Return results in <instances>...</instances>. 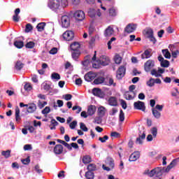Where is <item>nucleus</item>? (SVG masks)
Segmentation results:
<instances>
[{
	"label": "nucleus",
	"mask_w": 179,
	"mask_h": 179,
	"mask_svg": "<svg viewBox=\"0 0 179 179\" xmlns=\"http://www.w3.org/2000/svg\"><path fill=\"white\" fill-rule=\"evenodd\" d=\"M177 166V161L176 159H173L171 164L166 168L164 167H157L154 169L148 172V177H160L161 176H163V173H169L171 169H173V167H176Z\"/></svg>",
	"instance_id": "obj_1"
},
{
	"label": "nucleus",
	"mask_w": 179,
	"mask_h": 179,
	"mask_svg": "<svg viewBox=\"0 0 179 179\" xmlns=\"http://www.w3.org/2000/svg\"><path fill=\"white\" fill-rule=\"evenodd\" d=\"M96 52L94 51V55L91 60V62L92 64V68H94L95 69H99V68H100V65L106 66V65H108V64H110V59L108 58H106L105 61L102 60L101 62H99V61H96Z\"/></svg>",
	"instance_id": "obj_2"
},
{
	"label": "nucleus",
	"mask_w": 179,
	"mask_h": 179,
	"mask_svg": "<svg viewBox=\"0 0 179 179\" xmlns=\"http://www.w3.org/2000/svg\"><path fill=\"white\" fill-rule=\"evenodd\" d=\"M48 6L53 10L57 12L58 9H61V1L59 0H49L48 2Z\"/></svg>",
	"instance_id": "obj_3"
},
{
	"label": "nucleus",
	"mask_w": 179,
	"mask_h": 179,
	"mask_svg": "<svg viewBox=\"0 0 179 179\" xmlns=\"http://www.w3.org/2000/svg\"><path fill=\"white\" fill-rule=\"evenodd\" d=\"M115 164H114V159L111 157H108L106 161V165H102L103 170L106 171H111L114 169Z\"/></svg>",
	"instance_id": "obj_4"
},
{
	"label": "nucleus",
	"mask_w": 179,
	"mask_h": 179,
	"mask_svg": "<svg viewBox=\"0 0 179 179\" xmlns=\"http://www.w3.org/2000/svg\"><path fill=\"white\" fill-rule=\"evenodd\" d=\"M163 105H156L155 108H152V115L156 120H160L162 117V111H163Z\"/></svg>",
	"instance_id": "obj_5"
},
{
	"label": "nucleus",
	"mask_w": 179,
	"mask_h": 179,
	"mask_svg": "<svg viewBox=\"0 0 179 179\" xmlns=\"http://www.w3.org/2000/svg\"><path fill=\"white\" fill-rule=\"evenodd\" d=\"M88 16L94 20L99 19V17H101V11L100 9H94V8H90L88 10Z\"/></svg>",
	"instance_id": "obj_6"
},
{
	"label": "nucleus",
	"mask_w": 179,
	"mask_h": 179,
	"mask_svg": "<svg viewBox=\"0 0 179 179\" xmlns=\"http://www.w3.org/2000/svg\"><path fill=\"white\" fill-rule=\"evenodd\" d=\"M143 34H144L145 37L149 38L150 41L153 43V44L156 43V38L155 36H153V29L147 28L143 31Z\"/></svg>",
	"instance_id": "obj_7"
},
{
	"label": "nucleus",
	"mask_w": 179,
	"mask_h": 179,
	"mask_svg": "<svg viewBox=\"0 0 179 179\" xmlns=\"http://www.w3.org/2000/svg\"><path fill=\"white\" fill-rule=\"evenodd\" d=\"M73 17L77 20V22H83L86 17V15L83 10H78L74 12Z\"/></svg>",
	"instance_id": "obj_8"
},
{
	"label": "nucleus",
	"mask_w": 179,
	"mask_h": 179,
	"mask_svg": "<svg viewBox=\"0 0 179 179\" xmlns=\"http://www.w3.org/2000/svg\"><path fill=\"white\" fill-rule=\"evenodd\" d=\"M62 26L65 29H68L71 25V17L69 15H64L61 18Z\"/></svg>",
	"instance_id": "obj_9"
},
{
	"label": "nucleus",
	"mask_w": 179,
	"mask_h": 179,
	"mask_svg": "<svg viewBox=\"0 0 179 179\" xmlns=\"http://www.w3.org/2000/svg\"><path fill=\"white\" fill-rule=\"evenodd\" d=\"M75 36V34L73 33V31H66L63 34L62 37L64 40H66V41H71V40H73V37Z\"/></svg>",
	"instance_id": "obj_10"
},
{
	"label": "nucleus",
	"mask_w": 179,
	"mask_h": 179,
	"mask_svg": "<svg viewBox=\"0 0 179 179\" xmlns=\"http://www.w3.org/2000/svg\"><path fill=\"white\" fill-rule=\"evenodd\" d=\"M134 107L135 110H141V111L145 112L146 107L145 106V103L141 101L134 102Z\"/></svg>",
	"instance_id": "obj_11"
},
{
	"label": "nucleus",
	"mask_w": 179,
	"mask_h": 179,
	"mask_svg": "<svg viewBox=\"0 0 179 179\" xmlns=\"http://www.w3.org/2000/svg\"><path fill=\"white\" fill-rule=\"evenodd\" d=\"M155 66V61L148 60L144 64V69L145 72H150L152 69Z\"/></svg>",
	"instance_id": "obj_12"
},
{
	"label": "nucleus",
	"mask_w": 179,
	"mask_h": 179,
	"mask_svg": "<svg viewBox=\"0 0 179 179\" xmlns=\"http://www.w3.org/2000/svg\"><path fill=\"white\" fill-rule=\"evenodd\" d=\"M127 71V69H125V66H120L117 71V75L116 77L117 79H122L124 76H125V72Z\"/></svg>",
	"instance_id": "obj_13"
},
{
	"label": "nucleus",
	"mask_w": 179,
	"mask_h": 179,
	"mask_svg": "<svg viewBox=\"0 0 179 179\" xmlns=\"http://www.w3.org/2000/svg\"><path fill=\"white\" fill-rule=\"evenodd\" d=\"M162 73H164V69H152L151 71V75L155 76V78H160Z\"/></svg>",
	"instance_id": "obj_14"
},
{
	"label": "nucleus",
	"mask_w": 179,
	"mask_h": 179,
	"mask_svg": "<svg viewBox=\"0 0 179 179\" xmlns=\"http://www.w3.org/2000/svg\"><path fill=\"white\" fill-rule=\"evenodd\" d=\"M96 76H97L96 73L90 71L89 73L85 75L84 78L87 82H92V80L96 78Z\"/></svg>",
	"instance_id": "obj_15"
},
{
	"label": "nucleus",
	"mask_w": 179,
	"mask_h": 179,
	"mask_svg": "<svg viewBox=\"0 0 179 179\" xmlns=\"http://www.w3.org/2000/svg\"><path fill=\"white\" fill-rule=\"evenodd\" d=\"M92 94H94V96H96V97H100L101 99H103V97L106 96L104 92H103V91L99 88H94L92 90Z\"/></svg>",
	"instance_id": "obj_16"
},
{
	"label": "nucleus",
	"mask_w": 179,
	"mask_h": 179,
	"mask_svg": "<svg viewBox=\"0 0 179 179\" xmlns=\"http://www.w3.org/2000/svg\"><path fill=\"white\" fill-rule=\"evenodd\" d=\"M108 104L111 107H117V106H118V100L115 98V96H110L108 99Z\"/></svg>",
	"instance_id": "obj_17"
},
{
	"label": "nucleus",
	"mask_w": 179,
	"mask_h": 179,
	"mask_svg": "<svg viewBox=\"0 0 179 179\" xmlns=\"http://www.w3.org/2000/svg\"><path fill=\"white\" fill-rule=\"evenodd\" d=\"M136 97V93L135 92H127L124 94V99L126 100H134Z\"/></svg>",
	"instance_id": "obj_18"
},
{
	"label": "nucleus",
	"mask_w": 179,
	"mask_h": 179,
	"mask_svg": "<svg viewBox=\"0 0 179 179\" xmlns=\"http://www.w3.org/2000/svg\"><path fill=\"white\" fill-rule=\"evenodd\" d=\"M136 30V24H129L125 29L124 31H126L127 33H134V31Z\"/></svg>",
	"instance_id": "obj_19"
},
{
	"label": "nucleus",
	"mask_w": 179,
	"mask_h": 179,
	"mask_svg": "<svg viewBox=\"0 0 179 179\" xmlns=\"http://www.w3.org/2000/svg\"><path fill=\"white\" fill-rule=\"evenodd\" d=\"M64 152V147H62V145L58 144L56 145L54 148V152L55 155H61Z\"/></svg>",
	"instance_id": "obj_20"
},
{
	"label": "nucleus",
	"mask_w": 179,
	"mask_h": 179,
	"mask_svg": "<svg viewBox=\"0 0 179 179\" xmlns=\"http://www.w3.org/2000/svg\"><path fill=\"white\" fill-rule=\"evenodd\" d=\"M97 113L99 117H104V115H106V113H107V108L101 106L98 108Z\"/></svg>",
	"instance_id": "obj_21"
},
{
	"label": "nucleus",
	"mask_w": 179,
	"mask_h": 179,
	"mask_svg": "<svg viewBox=\"0 0 179 179\" xmlns=\"http://www.w3.org/2000/svg\"><path fill=\"white\" fill-rule=\"evenodd\" d=\"M141 156L139 152H134L129 157V162H136L137 159H138Z\"/></svg>",
	"instance_id": "obj_22"
},
{
	"label": "nucleus",
	"mask_w": 179,
	"mask_h": 179,
	"mask_svg": "<svg viewBox=\"0 0 179 179\" xmlns=\"http://www.w3.org/2000/svg\"><path fill=\"white\" fill-rule=\"evenodd\" d=\"M114 34V29L111 27H108L104 32L105 37H111Z\"/></svg>",
	"instance_id": "obj_23"
},
{
	"label": "nucleus",
	"mask_w": 179,
	"mask_h": 179,
	"mask_svg": "<svg viewBox=\"0 0 179 179\" xmlns=\"http://www.w3.org/2000/svg\"><path fill=\"white\" fill-rule=\"evenodd\" d=\"M15 15L13 16V22H19L20 19V16H19V13H20V8H16L14 11Z\"/></svg>",
	"instance_id": "obj_24"
},
{
	"label": "nucleus",
	"mask_w": 179,
	"mask_h": 179,
	"mask_svg": "<svg viewBox=\"0 0 179 179\" xmlns=\"http://www.w3.org/2000/svg\"><path fill=\"white\" fill-rule=\"evenodd\" d=\"M70 48L72 51H79V49L80 48V43L78 42H73L71 44Z\"/></svg>",
	"instance_id": "obj_25"
},
{
	"label": "nucleus",
	"mask_w": 179,
	"mask_h": 179,
	"mask_svg": "<svg viewBox=\"0 0 179 179\" xmlns=\"http://www.w3.org/2000/svg\"><path fill=\"white\" fill-rule=\"evenodd\" d=\"M96 110L97 108H96V106H93V105L90 106L87 109L88 115H94Z\"/></svg>",
	"instance_id": "obj_26"
},
{
	"label": "nucleus",
	"mask_w": 179,
	"mask_h": 179,
	"mask_svg": "<svg viewBox=\"0 0 179 179\" xmlns=\"http://www.w3.org/2000/svg\"><path fill=\"white\" fill-rule=\"evenodd\" d=\"M146 138V134L145 133H143L141 136H139L136 141V143L137 145H142L143 143V140Z\"/></svg>",
	"instance_id": "obj_27"
},
{
	"label": "nucleus",
	"mask_w": 179,
	"mask_h": 179,
	"mask_svg": "<svg viewBox=\"0 0 179 179\" xmlns=\"http://www.w3.org/2000/svg\"><path fill=\"white\" fill-rule=\"evenodd\" d=\"M152 55L150 54V51L146 50L145 52L141 55L142 59H148V58H150Z\"/></svg>",
	"instance_id": "obj_28"
},
{
	"label": "nucleus",
	"mask_w": 179,
	"mask_h": 179,
	"mask_svg": "<svg viewBox=\"0 0 179 179\" xmlns=\"http://www.w3.org/2000/svg\"><path fill=\"white\" fill-rule=\"evenodd\" d=\"M37 109V106L34 103H30L28 105L27 111L28 113H34V111Z\"/></svg>",
	"instance_id": "obj_29"
},
{
	"label": "nucleus",
	"mask_w": 179,
	"mask_h": 179,
	"mask_svg": "<svg viewBox=\"0 0 179 179\" xmlns=\"http://www.w3.org/2000/svg\"><path fill=\"white\" fill-rule=\"evenodd\" d=\"M114 62L117 65H120V64L122 62V57L120 55L117 54L114 57Z\"/></svg>",
	"instance_id": "obj_30"
},
{
	"label": "nucleus",
	"mask_w": 179,
	"mask_h": 179,
	"mask_svg": "<svg viewBox=\"0 0 179 179\" xmlns=\"http://www.w3.org/2000/svg\"><path fill=\"white\" fill-rule=\"evenodd\" d=\"M14 45L16 48H23L24 43L22 41H15L14 42Z\"/></svg>",
	"instance_id": "obj_31"
},
{
	"label": "nucleus",
	"mask_w": 179,
	"mask_h": 179,
	"mask_svg": "<svg viewBox=\"0 0 179 179\" xmlns=\"http://www.w3.org/2000/svg\"><path fill=\"white\" fill-rule=\"evenodd\" d=\"M50 78L52 80H59V79H61V76L58 73H52Z\"/></svg>",
	"instance_id": "obj_32"
},
{
	"label": "nucleus",
	"mask_w": 179,
	"mask_h": 179,
	"mask_svg": "<svg viewBox=\"0 0 179 179\" xmlns=\"http://www.w3.org/2000/svg\"><path fill=\"white\" fill-rule=\"evenodd\" d=\"M162 54L164 57H165V58H166L167 59H170V58L171 57V55L170 54V52H169V50L167 49L162 50Z\"/></svg>",
	"instance_id": "obj_33"
},
{
	"label": "nucleus",
	"mask_w": 179,
	"mask_h": 179,
	"mask_svg": "<svg viewBox=\"0 0 179 179\" xmlns=\"http://www.w3.org/2000/svg\"><path fill=\"white\" fill-rule=\"evenodd\" d=\"M44 27H45V22H40L36 26V29L38 31H43V30H44Z\"/></svg>",
	"instance_id": "obj_34"
},
{
	"label": "nucleus",
	"mask_w": 179,
	"mask_h": 179,
	"mask_svg": "<svg viewBox=\"0 0 179 179\" xmlns=\"http://www.w3.org/2000/svg\"><path fill=\"white\" fill-rule=\"evenodd\" d=\"M106 82L108 83V86H115V83H114V79L111 77H108L106 78Z\"/></svg>",
	"instance_id": "obj_35"
},
{
	"label": "nucleus",
	"mask_w": 179,
	"mask_h": 179,
	"mask_svg": "<svg viewBox=\"0 0 179 179\" xmlns=\"http://www.w3.org/2000/svg\"><path fill=\"white\" fill-rule=\"evenodd\" d=\"M104 83V78L101 77V78H97L94 80V85H101V83Z\"/></svg>",
	"instance_id": "obj_36"
},
{
	"label": "nucleus",
	"mask_w": 179,
	"mask_h": 179,
	"mask_svg": "<svg viewBox=\"0 0 179 179\" xmlns=\"http://www.w3.org/2000/svg\"><path fill=\"white\" fill-rule=\"evenodd\" d=\"M146 85L149 87H153V86H155V78H150V80L146 82Z\"/></svg>",
	"instance_id": "obj_37"
},
{
	"label": "nucleus",
	"mask_w": 179,
	"mask_h": 179,
	"mask_svg": "<svg viewBox=\"0 0 179 179\" xmlns=\"http://www.w3.org/2000/svg\"><path fill=\"white\" fill-rule=\"evenodd\" d=\"M90 162H92V159L90 158V156H89V155L85 156L83 159V162L85 164H87L88 163H90Z\"/></svg>",
	"instance_id": "obj_38"
},
{
	"label": "nucleus",
	"mask_w": 179,
	"mask_h": 179,
	"mask_svg": "<svg viewBox=\"0 0 179 179\" xmlns=\"http://www.w3.org/2000/svg\"><path fill=\"white\" fill-rule=\"evenodd\" d=\"M85 177L87 179H93L94 178V173L92 171H87L85 173Z\"/></svg>",
	"instance_id": "obj_39"
},
{
	"label": "nucleus",
	"mask_w": 179,
	"mask_h": 179,
	"mask_svg": "<svg viewBox=\"0 0 179 179\" xmlns=\"http://www.w3.org/2000/svg\"><path fill=\"white\" fill-rule=\"evenodd\" d=\"M15 68L17 69V71H20V69L23 68V63H22L20 61L17 62Z\"/></svg>",
	"instance_id": "obj_40"
},
{
	"label": "nucleus",
	"mask_w": 179,
	"mask_h": 179,
	"mask_svg": "<svg viewBox=\"0 0 179 179\" xmlns=\"http://www.w3.org/2000/svg\"><path fill=\"white\" fill-rule=\"evenodd\" d=\"M79 55H80V51H73L72 52V58H73L75 60L79 58Z\"/></svg>",
	"instance_id": "obj_41"
},
{
	"label": "nucleus",
	"mask_w": 179,
	"mask_h": 179,
	"mask_svg": "<svg viewBox=\"0 0 179 179\" xmlns=\"http://www.w3.org/2000/svg\"><path fill=\"white\" fill-rule=\"evenodd\" d=\"M45 106H47V101H41L40 100L38 101V107L39 108H44Z\"/></svg>",
	"instance_id": "obj_42"
},
{
	"label": "nucleus",
	"mask_w": 179,
	"mask_h": 179,
	"mask_svg": "<svg viewBox=\"0 0 179 179\" xmlns=\"http://www.w3.org/2000/svg\"><path fill=\"white\" fill-rule=\"evenodd\" d=\"M24 90H26L27 92H30L31 90H32L33 89V87L31 86V83H26L24 85Z\"/></svg>",
	"instance_id": "obj_43"
},
{
	"label": "nucleus",
	"mask_w": 179,
	"mask_h": 179,
	"mask_svg": "<svg viewBox=\"0 0 179 179\" xmlns=\"http://www.w3.org/2000/svg\"><path fill=\"white\" fill-rule=\"evenodd\" d=\"M119 120L120 122H124V120H125V115L124 114V111H122V110H120Z\"/></svg>",
	"instance_id": "obj_44"
},
{
	"label": "nucleus",
	"mask_w": 179,
	"mask_h": 179,
	"mask_svg": "<svg viewBox=\"0 0 179 179\" xmlns=\"http://www.w3.org/2000/svg\"><path fill=\"white\" fill-rule=\"evenodd\" d=\"M80 128L84 132H87V131H89V129H87V127H86V124H85V123L83 122L80 123Z\"/></svg>",
	"instance_id": "obj_45"
},
{
	"label": "nucleus",
	"mask_w": 179,
	"mask_h": 179,
	"mask_svg": "<svg viewBox=\"0 0 179 179\" xmlns=\"http://www.w3.org/2000/svg\"><path fill=\"white\" fill-rule=\"evenodd\" d=\"M96 169V165L94 164H90L87 166V170L89 171H94Z\"/></svg>",
	"instance_id": "obj_46"
},
{
	"label": "nucleus",
	"mask_w": 179,
	"mask_h": 179,
	"mask_svg": "<svg viewBox=\"0 0 179 179\" xmlns=\"http://www.w3.org/2000/svg\"><path fill=\"white\" fill-rule=\"evenodd\" d=\"M169 65L170 62H169L168 60H164L161 62V66H162L163 68H169Z\"/></svg>",
	"instance_id": "obj_47"
},
{
	"label": "nucleus",
	"mask_w": 179,
	"mask_h": 179,
	"mask_svg": "<svg viewBox=\"0 0 179 179\" xmlns=\"http://www.w3.org/2000/svg\"><path fill=\"white\" fill-rule=\"evenodd\" d=\"M109 15L110 16H117V10L115 8H112L109 9Z\"/></svg>",
	"instance_id": "obj_48"
},
{
	"label": "nucleus",
	"mask_w": 179,
	"mask_h": 179,
	"mask_svg": "<svg viewBox=\"0 0 179 179\" xmlns=\"http://www.w3.org/2000/svg\"><path fill=\"white\" fill-rule=\"evenodd\" d=\"M151 134H152L153 138H156V136H157V127H152L151 129Z\"/></svg>",
	"instance_id": "obj_49"
},
{
	"label": "nucleus",
	"mask_w": 179,
	"mask_h": 179,
	"mask_svg": "<svg viewBox=\"0 0 179 179\" xmlns=\"http://www.w3.org/2000/svg\"><path fill=\"white\" fill-rule=\"evenodd\" d=\"M2 156H4L6 159L10 157V150L3 151L1 152Z\"/></svg>",
	"instance_id": "obj_50"
},
{
	"label": "nucleus",
	"mask_w": 179,
	"mask_h": 179,
	"mask_svg": "<svg viewBox=\"0 0 179 179\" xmlns=\"http://www.w3.org/2000/svg\"><path fill=\"white\" fill-rule=\"evenodd\" d=\"M61 8H66L68 6V0H61L60 1Z\"/></svg>",
	"instance_id": "obj_51"
},
{
	"label": "nucleus",
	"mask_w": 179,
	"mask_h": 179,
	"mask_svg": "<svg viewBox=\"0 0 179 179\" xmlns=\"http://www.w3.org/2000/svg\"><path fill=\"white\" fill-rule=\"evenodd\" d=\"M78 125V122L76 120L73 121L71 123L69 124V127L71 129H75L76 126Z\"/></svg>",
	"instance_id": "obj_52"
},
{
	"label": "nucleus",
	"mask_w": 179,
	"mask_h": 179,
	"mask_svg": "<svg viewBox=\"0 0 179 179\" xmlns=\"http://www.w3.org/2000/svg\"><path fill=\"white\" fill-rule=\"evenodd\" d=\"M35 43L33 41H29L27 43L26 48H34Z\"/></svg>",
	"instance_id": "obj_53"
},
{
	"label": "nucleus",
	"mask_w": 179,
	"mask_h": 179,
	"mask_svg": "<svg viewBox=\"0 0 179 179\" xmlns=\"http://www.w3.org/2000/svg\"><path fill=\"white\" fill-rule=\"evenodd\" d=\"M178 94H179L178 90L177 88H173V90L171 92V96H173V97H177V96H178Z\"/></svg>",
	"instance_id": "obj_54"
},
{
	"label": "nucleus",
	"mask_w": 179,
	"mask_h": 179,
	"mask_svg": "<svg viewBox=\"0 0 179 179\" xmlns=\"http://www.w3.org/2000/svg\"><path fill=\"white\" fill-rule=\"evenodd\" d=\"M99 141L102 143H105L107 141H108V136H104L103 137H99Z\"/></svg>",
	"instance_id": "obj_55"
},
{
	"label": "nucleus",
	"mask_w": 179,
	"mask_h": 179,
	"mask_svg": "<svg viewBox=\"0 0 179 179\" xmlns=\"http://www.w3.org/2000/svg\"><path fill=\"white\" fill-rule=\"evenodd\" d=\"M32 30H33V26H31L30 24H27L25 28L26 33H29V31H31Z\"/></svg>",
	"instance_id": "obj_56"
},
{
	"label": "nucleus",
	"mask_w": 179,
	"mask_h": 179,
	"mask_svg": "<svg viewBox=\"0 0 179 179\" xmlns=\"http://www.w3.org/2000/svg\"><path fill=\"white\" fill-rule=\"evenodd\" d=\"M118 113V109L117 108H113L110 110V112H109V114L110 115H115L116 113Z\"/></svg>",
	"instance_id": "obj_57"
},
{
	"label": "nucleus",
	"mask_w": 179,
	"mask_h": 179,
	"mask_svg": "<svg viewBox=\"0 0 179 179\" xmlns=\"http://www.w3.org/2000/svg\"><path fill=\"white\" fill-rule=\"evenodd\" d=\"M51 111V109L50 107L46 106L43 110H42V114L46 115L48 114Z\"/></svg>",
	"instance_id": "obj_58"
},
{
	"label": "nucleus",
	"mask_w": 179,
	"mask_h": 179,
	"mask_svg": "<svg viewBox=\"0 0 179 179\" xmlns=\"http://www.w3.org/2000/svg\"><path fill=\"white\" fill-rule=\"evenodd\" d=\"M63 99H64V100H66V101H68L72 99V95L69 94H64L63 95Z\"/></svg>",
	"instance_id": "obj_59"
},
{
	"label": "nucleus",
	"mask_w": 179,
	"mask_h": 179,
	"mask_svg": "<svg viewBox=\"0 0 179 179\" xmlns=\"http://www.w3.org/2000/svg\"><path fill=\"white\" fill-rule=\"evenodd\" d=\"M21 162L23 164H29L30 163V157H28L26 159H22Z\"/></svg>",
	"instance_id": "obj_60"
},
{
	"label": "nucleus",
	"mask_w": 179,
	"mask_h": 179,
	"mask_svg": "<svg viewBox=\"0 0 179 179\" xmlns=\"http://www.w3.org/2000/svg\"><path fill=\"white\" fill-rule=\"evenodd\" d=\"M120 104H121L122 108H124V110L127 109V102H125L124 100H123V99L120 100Z\"/></svg>",
	"instance_id": "obj_61"
},
{
	"label": "nucleus",
	"mask_w": 179,
	"mask_h": 179,
	"mask_svg": "<svg viewBox=\"0 0 179 179\" xmlns=\"http://www.w3.org/2000/svg\"><path fill=\"white\" fill-rule=\"evenodd\" d=\"M112 138H120V134L117 131H113L110 134Z\"/></svg>",
	"instance_id": "obj_62"
},
{
	"label": "nucleus",
	"mask_w": 179,
	"mask_h": 179,
	"mask_svg": "<svg viewBox=\"0 0 179 179\" xmlns=\"http://www.w3.org/2000/svg\"><path fill=\"white\" fill-rule=\"evenodd\" d=\"M33 148L31 147V145L30 144H27L24 145V150H31Z\"/></svg>",
	"instance_id": "obj_63"
},
{
	"label": "nucleus",
	"mask_w": 179,
	"mask_h": 179,
	"mask_svg": "<svg viewBox=\"0 0 179 179\" xmlns=\"http://www.w3.org/2000/svg\"><path fill=\"white\" fill-rule=\"evenodd\" d=\"M43 87L44 89V90H46V92H48V90H50V89H51V87H50V85L45 83L43 85Z\"/></svg>",
	"instance_id": "obj_64"
}]
</instances>
